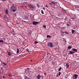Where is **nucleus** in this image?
<instances>
[{
    "instance_id": "obj_43",
    "label": "nucleus",
    "mask_w": 79,
    "mask_h": 79,
    "mask_svg": "<svg viewBox=\"0 0 79 79\" xmlns=\"http://www.w3.org/2000/svg\"><path fill=\"white\" fill-rule=\"evenodd\" d=\"M1 69H3L2 68H1Z\"/></svg>"
},
{
    "instance_id": "obj_48",
    "label": "nucleus",
    "mask_w": 79,
    "mask_h": 79,
    "mask_svg": "<svg viewBox=\"0 0 79 79\" xmlns=\"http://www.w3.org/2000/svg\"><path fill=\"white\" fill-rule=\"evenodd\" d=\"M20 1H22V0H20Z\"/></svg>"
},
{
    "instance_id": "obj_7",
    "label": "nucleus",
    "mask_w": 79,
    "mask_h": 79,
    "mask_svg": "<svg viewBox=\"0 0 79 79\" xmlns=\"http://www.w3.org/2000/svg\"><path fill=\"white\" fill-rule=\"evenodd\" d=\"M41 77V76H40V75H38L37 76V79H40V77Z\"/></svg>"
},
{
    "instance_id": "obj_37",
    "label": "nucleus",
    "mask_w": 79,
    "mask_h": 79,
    "mask_svg": "<svg viewBox=\"0 0 79 79\" xmlns=\"http://www.w3.org/2000/svg\"><path fill=\"white\" fill-rule=\"evenodd\" d=\"M44 75H46V73H44Z\"/></svg>"
},
{
    "instance_id": "obj_38",
    "label": "nucleus",
    "mask_w": 79,
    "mask_h": 79,
    "mask_svg": "<svg viewBox=\"0 0 79 79\" xmlns=\"http://www.w3.org/2000/svg\"><path fill=\"white\" fill-rule=\"evenodd\" d=\"M72 19H74V18H72Z\"/></svg>"
},
{
    "instance_id": "obj_22",
    "label": "nucleus",
    "mask_w": 79,
    "mask_h": 79,
    "mask_svg": "<svg viewBox=\"0 0 79 79\" xmlns=\"http://www.w3.org/2000/svg\"><path fill=\"white\" fill-rule=\"evenodd\" d=\"M0 42L1 43H3L4 42L3 40H0Z\"/></svg>"
},
{
    "instance_id": "obj_45",
    "label": "nucleus",
    "mask_w": 79,
    "mask_h": 79,
    "mask_svg": "<svg viewBox=\"0 0 79 79\" xmlns=\"http://www.w3.org/2000/svg\"><path fill=\"white\" fill-rule=\"evenodd\" d=\"M49 54H48V53H47V55Z\"/></svg>"
},
{
    "instance_id": "obj_44",
    "label": "nucleus",
    "mask_w": 79,
    "mask_h": 79,
    "mask_svg": "<svg viewBox=\"0 0 79 79\" xmlns=\"http://www.w3.org/2000/svg\"><path fill=\"white\" fill-rule=\"evenodd\" d=\"M32 61V60H31V62Z\"/></svg>"
},
{
    "instance_id": "obj_49",
    "label": "nucleus",
    "mask_w": 79,
    "mask_h": 79,
    "mask_svg": "<svg viewBox=\"0 0 79 79\" xmlns=\"http://www.w3.org/2000/svg\"><path fill=\"white\" fill-rule=\"evenodd\" d=\"M7 52V53H8V52Z\"/></svg>"
},
{
    "instance_id": "obj_14",
    "label": "nucleus",
    "mask_w": 79,
    "mask_h": 79,
    "mask_svg": "<svg viewBox=\"0 0 79 79\" xmlns=\"http://www.w3.org/2000/svg\"><path fill=\"white\" fill-rule=\"evenodd\" d=\"M5 13H6V15H7V14H8V10H5Z\"/></svg>"
},
{
    "instance_id": "obj_15",
    "label": "nucleus",
    "mask_w": 79,
    "mask_h": 79,
    "mask_svg": "<svg viewBox=\"0 0 79 79\" xmlns=\"http://www.w3.org/2000/svg\"><path fill=\"white\" fill-rule=\"evenodd\" d=\"M50 37H51V36L50 35H47V38H50Z\"/></svg>"
},
{
    "instance_id": "obj_29",
    "label": "nucleus",
    "mask_w": 79,
    "mask_h": 79,
    "mask_svg": "<svg viewBox=\"0 0 79 79\" xmlns=\"http://www.w3.org/2000/svg\"><path fill=\"white\" fill-rule=\"evenodd\" d=\"M64 33H65V34H69V33H68V32H64Z\"/></svg>"
},
{
    "instance_id": "obj_2",
    "label": "nucleus",
    "mask_w": 79,
    "mask_h": 79,
    "mask_svg": "<svg viewBox=\"0 0 79 79\" xmlns=\"http://www.w3.org/2000/svg\"><path fill=\"white\" fill-rule=\"evenodd\" d=\"M47 46L51 48H52L53 47V45L52 43L49 42L48 43Z\"/></svg>"
},
{
    "instance_id": "obj_30",
    "label": "nucleus",
    "mask_w": 79,
    "mask_h": 79,
    "mask_svg": "<svg viewBox=\"0 0 79 79\" xmlns=\"http://www.w3.org/2000/svg\"><path fill=\"white\" fill-rule=\"evenodd\" d=\"M61 74V73H60V72H59V76H60Z\"/></svg>"
},
{
    "instance_id": "obj_5",
    "label": "nucleus",
    "mask_w": 79,
    "mask_h": 79,
    "mask_svg": "<svg viewBox=\"0 0 79 79\" xmlns=\"http://www.w3.org/2000/svg\"><path fill=\"white\" fill-rule=\"evenodd\" d=\"M38 23H39V22H38L34 21L33 22L32 24L34 25H36L37 24H38Z\"/></svg>"
},
{
    "instance_id": "obj_46",
    "label": "nucleus",
    "mask_w": 79,
    "mask_h": 79,
    "mask_svg": "<svg viewBox=\"0 0 79 79\" xmlns=\"http://www.w3.org/2000/svg\"><path fill=\"white\" fill-rule=\"evenodd\" d=\"M28 79H30V78H28Z\"/></svg>"
},
{
    "instance_id": "obj_39",
    "label": "nucleus",
    "mask_w": 79,
    "mask_h": 79,
    "mask_svg": "<svg viewBox=\"0 0 79 79\" xmlns=\"http://www.w3.org/2000/svg\"><path fill=\"white\" fill-rule=\"evenodd\" d=\"M43 9H44V10H45V9L44 8V7H43Z\"/></svg>"
},
{
    "instance_id": "obj_24",
    "label": "nucleus",
    "mask_w": 79,
    "mask_h": 79,
    "mask_svg": "<svg viewBox=\"0 0 79 79\" xmlns=\"http://www.w3.org/2000/svg\"><path fill=\"white\" fill-rule=\"evenodd\" d=\"M24 19H27V16H24Z\"/></svg>"
},
{
    "instance_id": "obj_35",
    "label": "nucleus",
    "mask_w": 79,
    "mask_h": 79,
    "mask_svg": "<svg viewBox=\"0 0 79 79\" xmlns=\"http://www.w3.org/2000/svg\"><path fill=\"white\" fill-rule=\"evenodd\" d=\"M2 1H6V0H2Z\"/></svg>"
},
{
    "instance_id": "obj_27",
    "label": "nucleus",
    "mask_w": 79,
    "mask_h": 79,
    "mask_svg": "<svg viewBox=\"0 0 79 79\" xmlns=\"http://www.w3.org/2000/svg\"><path fill=\"white\" fill-rule=\"evenodd\" d=\"M43 27H44V28H46V26L45 25H43Z\"/></svg>"
},
{
    "instance_id": "obj_1",
    "label": "nucleus",
    "mask_w": 79,
    "mask_h": 79,
    "mask_svg": "<svg viewBox=\"0 0 79 79\" xmlns=\"http://www.w3.org/2000/svg\"><path fill=\"white\" fill-rule=\"evenodd\" d=\"M10 10L12 11L13 12H15L17 10L16 7L14 6H11V7H10Z\"/></svg>"
},
{
    "instance_id": "obj_9",
    "label": "nucleus",
    "mask_w": 79,
    "mask_h": 79,
    "mask_svg": "<svg viewBox=\"0 0 79 79\" xmlns=\"http://www.w3.org/2000/svg\"><path fill=\"white\" fill-rule=\"evenodd\" d=\"M66 68H69V64H68V63L66 64Z\"/></svg>"
},
{
    "instance_id": "obj_17",
    "label": "nucleus",
    "mask_w": 79,
    "mask_h": 79,
    "mask_svg": "<svg viewBox=\"0 0 79 79\" xmlns=\"http://www.w3.org/2000/svg\"><path fill=\"white\" fill-rule=\"evenodd\" d=\"M75 8H79V5H75Z\"/></svg>"
},
{
    "instance_id": "obj_13",
    "label": "nucleus",
    "mask_w": 79,
    "mask_h": 79,
    "mask_svg": "<svg viewBox=\"0 0 79 79\" xmlns=\"http://www.w3.org/2000/svg\"><path fill=\"white\" fill-rule=\"evenodd\" d=\"M11 33L13 34V35H15V32L14 31H11Z\"/></svg>"
},
{
    "instance_id": "obj_18",
    "label": "nucleus",
    "mask_w": 79,
    "mask_h": 79,
    "mask_svg": "<svg viewBox=\"0 0 79 79\" xmlns=\"http://www.w3.org/2000/svg\"><path fill=\"white\" fill-rule=\"evenodd\" d=\"M71 31L72 33H74V32L75 31L73 29H72Z\"/></svg>"
},
{
    "instance_id": "obj_28",
    "label": "nucleus",
    "mask_w": 79,
    "mask_h": 79,
    "mask_svg": "<svg viewBox=\"0 0 79 79\" xmlns=\"http://www.w3.org/2000/svg\"><path fill=\"white\" fill-rule=\"evenodd\" d=\"M34 43L35 44H37L38 43V42H37L36 41H35L34 42Z\"/></svg>"
},
{
    "instance_id": "obj_25",
    "label": "nucleus",
    "mask_w": 79,
    "mask_h": 79,
    "mask_svg": "<svg viewBox=\"0 0 79 79\" xmlns=\"http://www.w3.org/2000/svg\"><path fill=\"white\" fill-rule=\"evenodd\" d=\"M41 13L43 14H44V11H43V10H41Z\"/></svg>"
},
{
    "instance_id": "obj_42",
    "label": "nucleus",
    "mask_w": 79,
    "mask_h": 79,
    "mask_svg": "<svg viewBox=\"0 0 79 79\" xmlns=\"http://www.w3.org/2000/svg\"><path fill=\"white\" fill-rule=\"evenodd\" d=\"M27 69H28V70L29 69V68H27Z\"/></svg>"
},
{
    "instance_id": "obj_6",
    "label": "nucleus",
    "mask_w": 79,
    "mask_h": 79,
    "mask_svg": "<svg viewBox=\"0 0 79 79\" xmlns=\"http://www.w3.org/2000/svg\"><path fill=\"white\" fill-rule=\"evenodd\" d=\"M72 51L74 52H77V49L75 48H72Z\"/></svg>"
},
{
    "instance_id": "obj_12",
    "label": "nucleus",
    "mask_w": 79,
    "mask_h": 79,
    "mask_svg": "<svg viewBox=\"0 0 79 79\" xmlns=\"http://www.w3.org/2000/svg\"><path fill=\"white\" fill-rule=\"evenodd\" d=\"M8 76L10 77H12V76H13L10 73H9L8 74Z\"/></svg>"
},
{
    "instance_id": "obj_23",
    "label": "nucleus",
    "mask_w": 79,
    "mask_h": 79,
    "mask_svg": "<svg viewBox=\"0 0 79 79\" xmlns=\"http://www.w3.org/2000/svg\"><path fill=\"white\" fill-rule=\"evenodd\" d=\"M52 64H53V65L54 64H55V62L53 61L52 62Z\"/></svg>"
},
{
    "instance_id": "obj_20",
    "label": "nucleus",
    "mask_w": 79,
    "mask_h": 79,
    "mask_svg": "<svg viewBox=\"0 0 79 79\" xmlns=\"http://www.w3.org/2000/svg\"><path fill=\"white\" fill-rule=\"evenodd\" d=\"M11 55V53H10V52H8V56H10Z\"/></svg>"
},
{
    "instance_id": "obj_41",
    "label": "nucleus",
    "mask_w": 79,
    "mask_h": 79,
    "mask_svg": "<svg viewBox=\"0 0 79 79\" xmlns=\"http://www.w3.org/2000/svg\"><path fill=\"white\" fill-rule=\"evenodd\" d=\"M3 78H4V76H3V77H2Z\"/></svg>"
},
{
    "instance_id": "obj_3",
    "label": "nucleus",
    "mask_w": 79,
    "mask_h": 79,
    "mask_svg": "<svg viewBox=\"0 0 79 79\" xmlns=\"http://www.w3.org/2000/svg\"><path fill=\"white\" fill-rule=\"evenodd\" d=\"M78 75L77 74H74L73 76H72V78L73 79H77V78Z\"/></svg>"
},
{
    "instance_id": "obj_19",
    "label": "nucleus",
    "mask_w": 79,
    "mask_h": 79,
    "mask_svg": "<svg viewBox=\"0 0 79 79\" xmlns=\"http://www.w3.org/2000/svg\"><path fill=\"white\" fill-rule=\"evenodd\" d=\"M62 69V67H60L58 69V71H60V70Z\"/></svg>"
},
{
    "instance_id": "obj_16",
    "label": "nucleus",
    "mask_w": 79,
    "mask_h": 79,
    "mask_svg": "<svg viewBox=\"0 0 79 79\" xmlns=\"http://www.w3.org/2000/svg\"><path fill=\"white\" fill-rule=\"evenodd\" d=\"M38 8H40V4L38 3H37L36 4Z\"/></svg>"
},
{
    "instance_id": "obj_4",
    "label": "nucleus",
    "mask_w": 79,
    "mask_h": 79,
    "mask_svg": "<svg viewBox=\"0 0 79 79\" xmlns=\"http://www.w3.org/2000/svg\"><path fill=\"white\" fill-rule=\"evenodd\" d=\"M28 6H29V7L31 8V9H35V7L34 6H33L31 4H29Z\"/></svg>"
},
{
    "instance_id": "obj_26",
    "label": "nucleus",
    "mask_w": 79,
    "mask_h": 79,
    "mask_svg": "<svg viewBox=\"0 0 79 79\" xmlns=\"http://www.w3.org/2000/svg\"><path fill=\"white\" fill-rule=\"evenodd\" d=\"M2 64H4V66H6V64L4 63H2Z\"/></svg>"
},
{
    "instance_id": "obj_31",
    "label": "nucleus",
    "mask_w": 79,
    "mask_h": 79,
    "mask_svg": "<svg viewBox=\"0 0 79 79\" xmlns=\"http://www.w3.org/2000/svg\"><path fill=\"white\" fill-rule=\"evenodd\" d=\"M45 6H46V7H47V8H48V6L47 5H46Z\"/></svg>"
},
{
    "instance_id": "obj_33",
    "label": "nucleus",
    "mask_w": 79,
    "mask_h": 79,
    "mask_svg": "<svg viewBox=\"0 0 79 79\" xmlns=\"http://www.w3.org/2000/svg\"><path fill=\"white\" fill-rule=\"evenodd\" d=\"M27 52H29V50L28 49H27Z\"/></svg>"
},
{
    "instance_id": "obj_47",
    "label": "nucleus",
    "mask_w": 79,
    "mask_h": 79,
    "mask_svg": "<svg viewBox=\"0 0 79 79\" xmlns=\"http://www.w3.org/2000/svg\"><path fill=\"white\" fill-rule=\"evenodd\" d=\"M5 18V17H4V18Z\"/></svg>"
},
{
    "instance_id": "obj_21",
    "label": "nucleus",
    "mask_w": 79,
    "mask_h": 79,
    "mask_svg": "<svg viewBox=\"0 0 79 79\" xmlns=\"http://www.w3.org/2000/svg\"><path fill=\"white\" fill-rule=\"evenodd\" d=\"M56 19L57 20H60V18L57 17H56Z\"/></svg>"
},
{
    "instance_id": "obj_11",
    "label": "nucleus",
    "mask_w": 79,
    "mask_h": 79,
    "mask_svg": "<svg viewBox=\"0 0 79 79\" xmlns=\"http://www.w3.org/2000/svg\"><path fill=\"white\" fill-rule=\"evenodd\" d=\"M72 48L71 46H69L68 47V49H71Z\"/></svg>"
},
{
    "instance_id": "obj_40",
    "label": "nucleus",
    "mask_w": 79,
    "mask_h": 79,
    "mask_svg": "<svg viewBox=\"0 0 79 79\" xmlns=\"http://www.w3.org/2000/svg\"><path fill=\"white\" fill-rule=\"evenodd\" d=\"M3 40H5V38H3Z\"/></svg>"
},
{
    "instance_id": "obj_32",
    "label": "nucleus",
    "mask_w": 79,
    "mask_h": 79,
    "mask_svg": "<svg viewBox=\"0 0 79 79\" xmlns=\"http://www.w3.org/2000/svg\"><path fill=\"white\" fill-rule=\"evenodd\" d=\"M67 26L68 27H69V25L68 24H67Z\"/></svg>"
},
{
    "instance_id": "obj_34",
    "label": "nucleus",
    "mask_w": 79,
    "mask_h": 79,
    "mask_svg": "<svg viewBox=\"0 0 79 79\" xmlns=\"http://www.w3.org/2000/svg\"><path fill=\"white\" fill-rule=\"evenodd\" d=\"M2 72H3V69H1Z\"/></svg>"
},
{
    "instance_id": "obj_8",
    "label": "nucleus",
    "mask_w": 79,
    "mask_h": 79,
    "mask_svg": "<svg viewBox=\"0 0 79 79\" xmlns=\"http://www.w3.org/2000/svg\"><path fill=\"white\" fill-rule=\"evenodd\" d=\"M74 53V52H72L71 51H69V54H73Z\"/></svg>"
},
{
    "instance_id": "obj_36",
    "label": "nucleus",
    "mask_w": 79,
    "mask_h": 79,
    "mask_svg": "<svg viewBox=\"0 0 79 79\" xmlns=\"http://www.w3.org/2000/svg\"><path fill=\"white\" fill-rule=\"evenodd\" d=\"M58 75H57L56 76V77H58Z\"/></svg>"
},
{
    "instance_id": "obj_10",
    "label": "nucleus",
    "mask_w": 79,
    "mask_h": 79,
    "mask_svg": "<svg viewBox=\"0 0 79 79\" xmlns=\"http://www.w3.org/2000/svg\"><path fill=\"white\" fill-rule=\"evenodd\" d=\"M17 54L19 53V49H18V48L17 49Z\"/></svg>"
}]
</instances>
